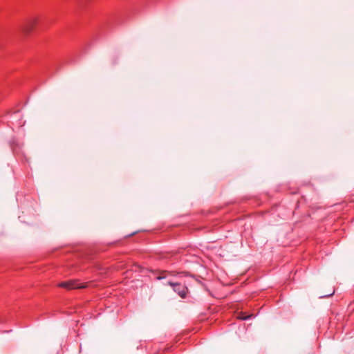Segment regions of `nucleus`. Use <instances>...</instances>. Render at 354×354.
Segmentation results:
<instances>
[{
	"instance_id": "1",
	"label": "nucleus",
	"mask_w": 354,
	"mask_h": 354,
	"mask_svg": "<svg viewBox=\"0 0 354 354\" xmlns=\"http://www.w3.org/2000/svg\"><path fill=\"white\" fill-rule=\"evenodd\" d=\"M39 19L37 16H32L27 19L21 26V31L25 35H28L33 32L39 23Z\"/></svg>"
},
{
	"instance_id": "2",
	"label": "nucleus",
	"mask_w": 354,
	"mask_h": 354,
	"mask_svg": "<svg viewBox=\"0 0 354 354\" xmlns=\"http://www.w3.org/2000/svg\"><path fill=\"white\" fill-rule=\"evenodd\" d=\"M58 287L65 288L66 290L85 288L87 287L86 282H82L79 279L69 280L59 283Z\"/></svg>"
},
{
	"instance_id": "3",
	"label": "nucleus",
	"mask_w": 354,
	"mask_h": 354,
	"mask_svg": "<svg viewBox=\"0 0 354 354\" xmlns=\"http://www.w3.org/2000/svg\"><path fill=\"white\" fill-rule=\"evenodd\" d=\"M169 285L173 288L174 290L178 293V295L183 299L185 298L187 293L188 289L185 284L180 283H171L169 282Z\"/></svg>"
},
{
	"instance_id": "4",
	"label": "nucleus",
	"mask_w": 354,
	"mask_h": 354,
	"mask_svg": "<svg viewBox=\"0 0 354 354\" xmlns=\"http://www.w3.org/2000/svg\"><path fill=\"white\" fill-rule=\"evenodd\" d=\"M250 317H252V315H245V314L244 313H241L239 315H238V319H241V320H246L248 319H249Z\"/></svg>"
}]
</instances>
